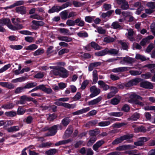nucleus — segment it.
<instances>
[{"label": "nucleus", "instance_id": "1", "mask_svg": "<svg viewBox=\"0 0 155 155\" xmlns=\"http://www.w3.org/2000/svg\"><path fill=\"white\" fill-rule=\"evenodd\" d=\"M133 137V135L132 134L124 135L115 140L112 142V144L113 145L117 144L119 143H121L124 140L131 138Z\"/></svg>", "mask_w": 155, "mask_h": 155}, {"label": "nucleus", "instance_id": "2", "mask_svg": "<svg viewBox=\"0 0 155 155\" xmlns=\"http://www.w3.org/2000/svg\"><path fill=\"white\" fill-rule=\"evenodd\" d=\"M61 127L60 125H55L49 128V132L46 134V136H51L54 135L57 132L58 128H61Z\"/></svg>", "mask_w": 155, "mask_h": 155}, {"label": "nucleus", "instance_id": "3", "mask_svg": "<svg viewBox=\"0 0 155 155\" xmlns=\"http://www.w3.org/2000/svg\"><path fill=\"white\" fill-rule=\"evenodd\" d=\"M4 25H6L9 28L10 25H12L11 23L10 20L8 18H3L0 20V27L3 28L4 29L3 31H1V32H5V29L2 26Z\"/></svg>", "mask_w": 155, "mask_h": 155}, {"label": "nucleus", "instance_id": "4", "mask_svg": "<svg viewBox=\"0 0 155 155\" xmlns=\"http://www.w3.org/2000/svg\"><path fill=\"white\" fill-rule=\"evenodd\" d=\"M117 3L119 5H120V8L123 10H127L129 7V5L128 3L126 0H117Z\"/></svg>", "mask_w": 155, "mask_h": 155}, {"label": "nucleus", "instance_id": "5", "mask_svg": "<svg viewBox=\"0 0 155 155\" xmlns=\"http://www.w3.org/2000/svg\"><path fill=\"white\" fill-rule=\"evenodd\" d=\"M140 78H136L129 81L127 84L126 86L132 87L137 84L141 81Z\"/></svg>", "mask_w": 155, "mask_h": 155}, {"label": "nucleus", "instance_id": "6", "mask_svg": "<svg viewBox=\"0 0 155 155\" xmlns=\"http://www.w3.org/2000/svg\"><path fill=\"white\" fill-rule=\"evenodd\" d=\"M62 67L58 66H50V68L52 70L51 71L54 75H59L60 72Z\"/></svg>", "mask_w": 155, "mask_h": 155}, {"label": "nucleus", "instance_id": "7", "mask_svg": "<svg viewBox=\"0 0 155 155\" xmlns=\"http://www.w3.org/2000/svg\"><path fill=\"white\" fill-rule=\"evenodd\" d=\"M128 33L126 34L127 38L130 41H133L134 40V38L133 37L134 31L132 29H127Z\"/></svg>", "mask_w": 155, "mask_h": 155}, {"label": "nucleus", "instance_id": "8", "mask_svg": "<svg viewBox=\"0 0 155 155\" xmlns=\"http://www.w3.org/2000/svg\"><path fill=\"white\" fill-rule=\"evenodd\" d=\"M90 110L89 107L84 108L78 110L75 112L72 113V114L74 115H79L85 113Z\"/></svg>", "mask_w": 155, "mask_h": 155}, {"label": "nucleus", "instance_id": "9", "mask_svg": "<svg viewBox=\"0 0 155 155\" xmlns=\"http://www.w3.org/2000/svg\"><path fill=\"white\" fill-rule=\"evenodd\" d=\"M90 91L91 92L90 95L91 97H93L97 95L100 92V90L97 88H90Z\"/></svg>", "mask_w": 155, "mask_h": 155}, {"label": "nucleus", "instance_id": "10", "mask_svg": "<svg viewBox=\"0 0 155 155\" xmlns=\"http://www.w3.org/2000/svg\"><path fill=\"white\" fill-rule=\"evenodd\" d=\"M135 61L134 58L127 56L124 57L123 58V61H121L120 63L121 64H124L123 61H124V62L127 63L131 64L134 62Z\"/></svg>", "mask_w": 155, "mask_h": 155}, {"label": "nucleus", "instance_id": "11", "mask_svg": "<svg viewBox=\"0 0 155 155\" xmlns=\"http://www.w3.org/2000/svg\"><path fill=\"white\" fill-rule=\"evenodd\" d=\"M128 68L130 69V68L126 67H119L113 69L112 70V71L114 73L124 72L128 71L129 69Z\"/></svg>", "mask_w": 155, "mask_h": 155}, {"label": "nucleus", "instance_id": "12", "mask_svg": "<svg viewBox=\"0 0 155 155\" xmlns=\"http://www.w3.org/2000/svg\"><path fill=\"white\" fill-rule=\"evenodd\" d=\"M102 97L99 96L97 98L88 102V105L90 106L97 104L102 100Z\"/></svg>", "mask_w": 155, "mask_h": 155}, {"label": "nucleus", "instance_id": "13", "mask_svg": "<svg viewBox=\"0 0 155 155\" xmlns=\"http://www.w3.org/2000/svg\"><path fill=\"white\" fill-rule=\"evenodd\" d=\"M149 138H147L145 137H141L140 140L137 142H135L134 144L137 146H141L143 145V143L149 140Z\"/></svg>", "mask_w": 155, "mask_h": 155}, {"label": "nucleus", "instance_id": "14", "mask_svg": "<svg viewBox=\"0 0 155 155\" xmlns=\"http://www.w3.org/2000/svg\"><path fill=\"white\" fill-rule=\"evenodd\" d=\"M60 72V76L62 78H66L68 76V71L63 67L61 68Z\"/></svg>", "mask_w": 155, "mask_h": 155}, {"label": "nucleus", "instance_id": "15", "mask_svg": "<svg viewBox=\"0 0 155 155\" xmlns=\"http://www.w3.org/2000/svg\"><path fill=\"white\" fill-rule=\"evenodd\" d=\"M104 143V141L101 140L97 142L93 147V149L95 151H97L98 149Z\"/></svg>", "mask_w": 155, "mask_h": 155}, {"label": "nucleus", "instance_id": "16", "mask_svg": "<svg viewBox=\"0 0 155 155\" xmlns=\"http://www.w3.org/2000/svg\"><path fill=\"white\" fill-rule=\"evenodd\" d=\"M24 3V1L22 0L16 2L14 4L10 5L9 6H8L4 8V9L6 10L8 8L10 9L13 8L15 6H17L18 5H22Z\"/></svg>", "mask_w": 155, "mask_h": 155}, {"label": "nucleus", "instance_id": "17", "mask_svg": "<svg viewBox=\"0 0 155 155\" xmlns=\"http://www.w3.org/2000/svg\"><path fill=\"white\" fill-rule=\"evenodd\" d=\"M74 25L75 24L77 25L78 26L83 27L84 26L85 22L83 20L81 19V18H78L74 21Z\"/></svg>", "mask_w": 155, "mask_h": 155}, {"label": "nucleus", "instance_id": "18", "mask_svg": "<svg viewBox=\"0 0 155 155\" xmlns=\"http://www.w3.org/2000/svg\"><path fill=\"white\" fill-rule=\"evenodd\" d=\"M58 39L60 41H64L67 42H69L72 41V39L65 36H60L57 37Z\"/></svg>", "mask_w": 155, "mask_h": 155}, {"label": "nucleus", "instance_id": "19", "mask_svg": "<svg viewBox=\"0 0 155 155\" xmlns=\"http://www.w3.org/2000/svg\"><path fill=\"white\" fill-rule=\"evenodd\" d=\"M16 10L17 12L20 13L21 14H24L26 12V8L23 6L16 7Z\"/></svg>", "mask_w": 155, "mask_h": 155}, {"label": "nucleus", "instance_id": "20", "mask_svg": "<svg viewBox=\"0 0 155 155\" xmlns=\"http://www.w3.org/2000/svg\"><path fill=\"white\" fill-rule=\"evenodd\" d=\"M61 7L59 6H54L48 11L49 13H53L55 12H58L61 10Z\"/></svg>", "mask_w": 155, "mask_h": 155}, {"label": "nucleus", "instance_id": "21", "mask_svg": "<svg viewBox=\"0 0 155 155\" xmlns=\"http://www.w3.org/2000/svg\"><path fill=\"white\" fill-rule=\"evenodd\" d=\"M140 117V114L137 113H135L132 115L130 117L128 118V120H129L136 121Z\"/></svg>", "mask_w": 155, "mask_h": 155}, {"label": "nucleus", "instance_id": "22", "mask_svg": "<svg viewBox=\"0 0 155 155\" xmlns=\"http://www.w3.org/2000/svg\"><path fill=\"white\" fill-rule=\"evenodd\" d=\"M15 26H13V25H10L9 26V28L12 30H16L18 29H21L23 28V26L21 25L18 24L16 25H15Z\"/></svg>", "mask_w": 155, "mask_h": 155}, {"label": "nucleus", "instance_id": "23", "mask_svg": "<svg viewBox=\"0 0 155 155\" xmlns=\"http://www.w3.org/2000/svg\"><path fill=\"white\" fill-rule=\"evenodd\" d=\"M107 48H106L104 49L96 52L95 54L96 55L98 56H102L105 55L107 54Z\"/></svg>", "mask_w": 155, "mask_h": 155}, {"label": "nucleus", "instance_id": "24", "mask_svg": "<svg viewBox=\"0 0 155 155\" xmlns=\"http://www.w3.org/2000/svg\"><path fill=\"white\" fill-rule=\"evenodd\" d=\"M135 58L137 60H140L143 61L149 59V58H147L144 56L141 55L139 54H136Z\"/></svg>", "mask_w": 155, "mask_h": 155}, {"label": "nucleus", "instance_id": "25", "mask_svg": "<svg viewBox=\"0 0 155 155\" xmlns=\"http://www.w3.org/2000/svg\"><path fill=\"white\" fill-rule=\"evenodd\" d=\"M141 87H152L153 86L152 84L148 81H144L140 84Z\"/></svg>", "mask_w": 155, "mask_h": 155}, {"label": "nucleus", "instance_id": "26", "mask_svg": "<svg viewBox=\"0 0 155 155\" xmlns=\"http://www.w3.org/2000/svg\"><path fill=\"white\" fill-rule=\"evenodd\" d=\"M71 141L70 139H68L66 140H64L58 142L55 144L56 146H59L61 145L65 144L68 143Z\"/></svg>", "mask_w": 155, "mask_h": 155}, {"label": "nucleus", "instance_id": "27", "mask_svg": "<svg viewBox=\"0 0 155 155\" xmlns=\"http://www.w3.org/2000/svg\"><path fill=\"white\" fill-rule=\"evenodd\" d=\"M114 12V10H111L107 12L106 13H102L101 15V17L104 18L106 17H109Z\"/></svg>", "mask_w": 155, "mask_h": 155}, {"label": "nucleus", "instance_id": "28", "mask_svg": "<svg viewBox=\"0 0 155 155\" xmlns=\"http://www.w3.org/2000/svg\"><path fill=\"white\" fill-rule=\"evenodd\" d=\"M19 130V128L18 126H14L8 128L7 129L8 131L9 132L17 131Z\"/></svg>", "mask_w": 155, "mask_h": 155}, {"label": "nucleus", "instance_id": "29", "mask_svg": "<svg viewBox=\"0 0 155 155\" xmlns=\"http://www.w3.org/2000/svg\"><path fill=\"white\" fill-rule=\"evenodd\" d=\"M111 28L114 29H121L122 27L117 21L114 22L111 24Z\"/></svg>", "mask_w": 155, "mask_h": 155}, {"label": "nucleus", "instance_id": "30", "mask_svg": "<svg viewBox=\"0 0 155 155\" xmlns=\"http://www.w3.org/2000/svg\"><path fill=\"white\" fill-rule=\"evenodd\" d=\"M72 4L74 7H78L83 6L84 5L85 3L74 0L72 1Z\"/></svg>", "mask_w": 155, "mask_h": 155}, {"label": "nucleus", "instance_id": "31", "mask_svg": "<svg viewBox=\"0 0 155 155\" xmlns=\"http://www.w3.org/2000/svg\"><path fill=\"white\" fill-rule=\"evenodd\" d=\"M60 16L62 19L66 20L68 18V12L67 10L62 11L60 13Z\"/></svg>", "mask_w": 155, "mask_h": 155}, {"label": "nucleus", "instance_id": "32", "mask_svg": "<svg viewBox=\"0 0 155 155\" xmlns=\"http://www.w3.org/2000/svg\"><path fill=\"white\" fill-rule=\"evenodd\" d=\"M26 79V77L23 76L13 80L12 82L13 83L21 82L25 81Z\"/></svg>", "mask_w": 155, "mask_h": 155}, {"label": "nucleus", "instance_id": "33", "mask_svg": "<svg viewBox=\"0 0 155 155\" xmlns=\"http://www.w3.org/2000/svg\"><path fill=\"white\" fill-rule=\"evenodd\" d=\"M130 98L132 100V101H134L137 99L141 100H142V98L141 97L136 95L134 93L132 94L130 96Z\"/></svg>", "mask_w": 155, "mask_h": 155}, {"label": "nucleus", "instance_id": "34", "mask_svg": "<svg viewBox=\"0 0 155 155\" xmlns=\"http://www.w3.org/2000/svg\"><path fill=\"white\" fill-rule=\"evenodd\" d=\"M57 152V150L55 149H51L46 151L45 153L47 155H53L55 154Z\"/></svg>", "mask_w": 155, "mask_h": 155}, {"label": "nucleus", "instance_id": "35", "mask_svg": "<svg viewBox=\"0 0 155 155\" xmlns=\"http://www.w3.org/2000/svg\"><path fill=\"white\" fill-rule=\"evenodd\" d=\"M14 107V105L12 103H9L4 104L2 106V107L5 109H12Z\"/></svg>", "mask_w": 155, "mask_h": 155}, {"label": "nucleus", "instance_id": "36", "mask_svg": "<svg viewBox=\"0 0 155 155\" xmlns=\"http://www.w3.org/2000/svg\"><path fill=\"white\" fill-rule=\"evenodd\" d=\"M110 123V121H101L98 123V125L100 127H105L109 125Z\"/></svg>", "mask_w": 155, "mask_h": 155}, {"label": "nucleus", "instance_id": "37", "mask_svg": "<svg viewBox=\"0 0 155 155\" xmlns=\"http://www.w3.org/2000/svg\"><path fill=\"white\" fill-rule=\"evenodd\" d=\"M93 82L96 83L98 80L97 71L96 70H94L93 72Z\"/></svg>", "mask_w": 155, "mask_h": 155}, {"label": "nucleus", "instance_id": "38", "mask_svg": "<svg viewBox=\"0 0 155 155\" xmlns=\"http://www.w3.org/2000/svg\"><path fill=\"white\" fill-rule=\"evenodd\" d=\"M123 113L121 112H114L109 113V115L111 116L119 117L123 115Z\"/></svg>", "mask_w": 155, "mask_h": 155}, {"label": "nucleus", "instance_id": "39", "mask_svg": "<svg viewBox=\"0 0 155 155\" xmlns=\"http://www.w3.org/2000/svg\"><path fill=\"white\" fill-rule=\"evenodd\" d=\"M99 133V131L98 130L95 129L91 130L89 132V134L91 136L95 137V136Z\"/></svg>", "mask_w": 155, "mask_h": 155}, {"label": "nucleus", "instance_id": "40", "mask_svg": "<svg viewBox=\"0 0 155 155\" xmlns=\"http://www.w3.org/2000/svg\"><path fill=\"white\" fill-rule=\"evenodd\" d=\"M59 31L61 33L65 35H70V33L69 30L66 28H60Z\"/></svg>", "mask_w": 155, "mask_h": 155}, {"label": "nucleus", "instance_id": "41", "mask_svg": "<svg viewBox=\"0 0 155 155\" xmlns=\"http://www.w3.org/2000/svg\"><path fill=\"white\" fill-rule=\"evenodd\" d=\"M146 5L149 8L154 10L155 9V3L150 2H148L146 4Z\"/></svg>", "mask_w": 155, "mask_h": 155}, {"label": "nucleus", "instance_id": "42", "mask_svg": "<svg viewBox=\"0 0 155 155\" xmlns=\"http://www.w3.org/2000/svg\"><path fill=\"white\" fill-rule=\"evenodd\" d=\"M120 98H114L111 100L110 103L113 105H115L118 104L120 102Z\"/></svg>", "mask_w": 155, "mask_h": 155}, {"label": "nucleus", "instance_id": "43", "mask_svg": "<svg viewBox=\"0 0 155 155\" xmlns=\"http://www.w3.org/2000/svg\"><path fill=\"white\" fill-rule=\"evenodd\" d=\"M129 72L130 74L133 76L139 75L141 74L142 73L141 71L137 70H130L129 71Z\"/></svg>", "mask_w": 155, "mask_h": 155}, {"label": "nucleus", "instance_id": "44", "mask_svg": "<svg viewBox=\"0 0 155 155\" xmlns=\"http://www.w3.org/2000/svg\"><path fill=\"white\" fill-rule=\"evenodd\" d=\"M107 54L115 55L117 54L118 53V50L114 49L109 50L107 48Z\"/></svg>", "mask_w": 155, "mask_h": 155}, {"label": "nucleus", "instance_id": "45", "mask_svg": "<svg viewBox=\"0 0 155 155\" xmlns=\"http://www.w3.org/2000/svg\"><path fill=\"white\" fill-rule=\"evenodd\" d=\"M91 47L96 50H99L101 49V48L94 42H92L91 43Z\"/></svg>", "mask_w": 155, "mask_h": 155}, {"label": "nucleus", "instance_id": "46", "mask_svg": "<svg viewBox=\"0 0 155 155\" xmlns=\"http://www.w3.org/2000/svg\"><path fill=\"white\" fill-rule=\"evenodd\" d=\"M38 48V46L35 44H32L27 46L26 48V50H30L31 51H33Z\"/></svg>", "mask_w": 155, "mask_h": 155}, {"label": "nucleus", "instance_id": "47", "mask_svg": "<svg viewBox=\"0 0 155 155\" xmlns=\"http://www.w3.org/2000/svg\"><path fill=\"white\" fill-rule=\"evenodd\" d=\"M70 121V119L69 118L66 117L62 120L61 122L64 126H66L69 124Z\"/></svg>", "mask_w": 155, "mask_h": 155}, {"label": "nucleus", "instance_id": "48", "mask_svg": "<svg viewBox=\"0 0 155 155\" xmlns=\"http://www.w3.org/2000/svg\"><path fill=\"white\" fill-rule=\"evenodd\" d=\"M115 39L114 38L110 36H108L104 38V41L107 43L112 42L114 41Z\"/></svg>", "mask_w": 155, "mask_h": 155}, {"label": "nucleus", "instance_id": "49", "mask_svg": "<svg viewBox=\"0 0 155 155\" xmlns=\"http://www.w3.org/2000/svg\"><path fill=\"white\" fill-rule=\"evenodd\" d=\"M141 76L142 78L147 79L150 78L152 76V75L150 73L147 72L145 74H142Z\"/></svg>", "mask_w": 155, "mask_h": 155}, {"label": "nucleus", "instance_id": "50", "mask_svg": "<svg viewBox=\"0 0 155 155\" xmlns=\"http://www.w3.org/2000/svg\"><path fill=\"white\" fill-rule=\"evenodd\" d=\"M5 115L8 117H13L15 116L16 113L15 112L13 111L6 112L5 113Z\"/></svg>", "mask_w": 155, "mask_h": 155}, {"label": "nucleus", "instance_id": "51", "mask_svg": "<svg viewBox=\"0 0 155 155\" xmlns=\"http://www.w3.org/2000/svg\"><path fill=\"white\" fill-rule=\"evenodd\" d=\"M30 18L34 19H36L38 20H42L43 19V18L37 14H35L31 15L30 16Z\"/></svg>", "mask_w": 155, "mask_h": 155}, {"label": "nucleus", "instance_id": "52", "mask_svg": "<svg viewBox=\"0 0 155 155\" xmlns=\"http://www.w3.org/2000/svg\"><path fill=\"white\" fill-rule=\"evenodd\" d=\"M44 52V50L43 49H39L35 51L33 54L35 56L39 55L42 54Z\"/></svg>", "mask_w": 155, "mask_h": 155}, {"label": "nucleus", "instance_id": "53", "mask_svg": "<svg viewBox=\"0 0 155 155\" xmlns=\"http://www.w3.org/2000/svg\"><path fill=\"white\" fill-rule=\"evenodd\" d=\"M11 66L10 64H9L5 65L3 67L0 69V73H2L9 68Z\"/></svg>", "mask_w": 155, "mask_h": 155}, {"label": "nucleus", "instance_id": "54", "mask_svg": "<svg viewBox=\"0 0 155 155\" xmlns=\"http://www.w3.org/2000/svg\"><path fill=\"white\" fill-rule=\"evenodd\" d=\"M10 47L13 49L18 50L21 49L23 47L21 45H10Z\"/></svg>", "mask_w": 155, "mask_h": 155}, {"label": "nucleus", "instance_id": "55", "mask_svg": "<svg viewBox=\"0 0 155 155\" xmlns=\"http://www.w3.org/2000/svg\"><path fill=\"white\" fill-rule=\"evenodd\" d=\"M148 39L145 38L142 39L141 41L140 42V45L142 46H144L146 45L149 42L148 40Z\"/></svg>", "mask_w": 155, "mask_h": 155}, {"label": "nucleus", "instance_id": "56", "mask_svg": "<svg viewBox=\"0 0 155 155\" xmlns=\"http://www.w3.org/2000/svg\"><path fill=\"white\" fill-rule=\"evenodd\" d=\"M56 117V116L54 114L48 115L47 116V119L49 121L53 120Z\"/></svg>", "mask_w": 155, "mask_h": 155}, {"label": "nucleus", "instance_id": "57", "mask_svg": "<svg viewBox=\"0 0 155 155\" xmlns=\"http://www.w3.org/2000/svg\"><path fill=\"white\" fill-rule=\"evenodd\" d=\"M94 17L90 16H86L85 18V20L88 23H91L93 21Z\"/></svg>", "mask_w": 155, "mask_h": 155}, {"label": "nucleus", "instance_id": "58", "mask_svg": "<svg viewBox=\"0 0 155 155\" xmlns=\"http://www.w3.org/2000/svg\"><path fill=\"white\" fill-rule=\"evenodd\" d=\"M32 22L33 24L32 25V28L34 29H37L38 28L37 26H39V21L33 20Z\"/></svg>", "mask_w": 155, "mask_h": 155}, {"label": "nucleus", "instance_id": "59", "mask_svg": "<svg viewBox=\"0 0 155 155\" xmlns=\"http://www.w3.org/2000/svg\"><path fill=\"white\" fill-rule=\"evenodd\" d=\"M71 3L70 2H67L66 3L62 5L61 6H60V7H61V10L65 8L68 7L69 6H71Z\"/></svg>", "mask_w": 155, "mask_h": 155}, {"label": "nucleus", "instance_id": "60", "mask_svg": "<svg viewBox=\"0 0 155 155\" xmlns=\"http://www.w3.org/2000/svg\"><path fill=\"white\" fill-rule=\"evenodd\" d=\"M118 43L121 45L123 49L124 50L127 49V46L126 42H123L122 41L120 40L118 41Z\"/></svg>", "mask_w": 155, "mask_h": 155}, {"label": "nucleus", "instance_id": "61", "mask_svg": "<svg viewBox=\"0 0 155 155\" xmlns=\"http://www.w3.org/2000/svg\"><path fill=\"white\" fill-rule=\"evenodd\" d=\"M133 6L136 8H142L143 7L141 3L140 2H135L133 4Z\"/></svg>", "mask_w": 155, "mask_h": 155}, {"label": "nucleus", "instance_id": "62", "mask_svg": "<svg viewBox=\"0 0 155 155\" xmlns=\"http://www.w3.org/2000/svg\"><path fill=\"white\" fill-rule=\"evenodd\" d=\"M97 31L98 33L100 34H104L105 33V29H103L101 27H99L97 28Z\"/></svg>", "mask_w": 155, "mask_h": 155}, {"label": "nucleus", "instance_id": "63", "mask_svg": "<svg viewBox=\"0 0 155 155\" xmlns=\"http://www.w3.org/2000/svg\"><path fill=\"white\" fill-rule=\"evenodd\" d=\"M144 11L146 13L149 15L153 13L154 12V10L150 8H148L145 9Z\"/></svg>", "mask_w": 155, "mask_h": 155}, {"label": "nucleus", "instance_id": "64", "mask_svg": "<svg viewBox=\"0 0 155 155\" xmlns=\"http://www.w3.org/2000/svg\"><path fill=\"white\" fill-rule=\"evenodd\" d=\"M69 51L68 49L64 48L60 50L58 53L59 55H62L64 53H68Z\"/></svg>", "mask_w": 155, "mask_h": 155}]
</instances>
